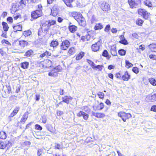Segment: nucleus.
Here are the masks:
<instances>
[{
	"label": "nucleus",
	"mask_w": 156,
	"mask_h": 156,
	"mask_svg": "<svg viewBox=\"0 0 156 156\" xmlns=\"http://www.w3.org/2000/svg\"><path fill=\"white\" fill-rule=\"evenodd\" d=\"M78 14L77 12H75L74 14L75 15H74V14H73V16L77 21L80 25L81 26L84 27L86 25V21L84 18L83 17L81 14H79L78 15Z\"/></svg>",
	"instance_id": "f257e3e1"
},
{
	"label": "nucleus",
	"mask_w": 156,
	"mask_h": 156,
	"mask_svg": "<svg viewBox=\"0 0 156 156\" xmlns=\"http://www.w3.org/2000/svg\"><path fill=\"white\" fill-rule=\"evenodd\" d=\"M96 142L97 140L95 139L94 137H87L84 140V143L90 147L96 144Z\"/></svg>",
	"instance_id": "f03ea898"
},
{
	"label": "nucleus",
	"mask_w": 156,
	"mask_h": 156,
	"mask_svg": "<svg viewBox=\"0 0 156 156\" xmlns=\"http://www.w3.org/2000/svg\"><path fill=\"white\" fill-rule=\"evenodd\" d=\"M42 12L41 10H36L32 11L31 13V17L32 18L36 19L42 15Z\"/></svg>",
	"instance_id": "7ed1b4c3"
},
{
	"label": "nucleus",
	"mask_w": 156,
	"mask_h": 156,
	"mask_svg": "<svg viewBox=\"0 0 156 156\" xmlns=\"http://www.w3.org/2000/svg\"><path fill=\"white\" fill-rule=\"evenodd\" d=\"M61 69V67L60 66L56 67L48 73V76L54 77L57 76L58 75L57 73L59 72Z\"/></svg>",
	"instance_id": "20e7f679"
},
{
	"label": "nucleus",
	"mask_w": 156,
	"mask_h": 156,
	"mask_svg": "<svg viewBox=\"0 0 156 156\" xmlns=\"http://www.w3.org/2000/svg\"><path fill=\"white\" fill-rule=\"evenodd\" d=\"M118 115L122 118L124 122H126V119L131 117V115L130 113H126L123 112H119Z\"/></svg>",
	"instance_id": "39448f33"
},
{
	"label": "nucleus",
	"mask_w": 156,
	"mask_h": 156,
	"mask_svg": "<svg viewBox=\"0 0 156 156\" xmlns=\"http://www.w3.org/2000/svg\"><path fill=\"white\" fill-rule=\"evenodd\" d=\"M128 2L131 8H136L140 3L141 0H128Z\"/></svg>",
	"instance_id": "423d86ee"
},
{
	"label": "nucleus",
	"mask_w": 156,
	"mask_h": 156,
	"mask_svg": "<svg viewBox=\"0 0 156 156\" xmlns=\"http://www.w3.org/2000/svg\"><path fill=\"white\" fill-rule=\"evenodd\" d=\"M138 14L146 20L148 19L149 17V13L145 10L143 9H139L138 10Z\"/></svg>",
	"instance_id": "0eeeda50"
},
{
	"label": "nucleus",
	"mask_w": 156,
	"mask_h": 156,
	"mask_svg": "<svg viewBox=\"0 0 156 156\" xmlns=\"http://www.w3.org/2000/svg\"><path fill=\"white\" fill-rule=\"evenodd\" d=\"M70 44V43L68 40H66L63 41L60 45V49L61 50H66L69 48Z\"/></svg>",
	"instance_id": "6e6552de"
},
{
	"label": "nucleus",
	"mask_w": 156,
	"mask_h": 156,
	"mask_svg": "<svg viewBox=\"0 0 156 156\" xmlns=\"http://www.w3.org/2000/svg\"><path fill=\"white\" fill-rule=\"evenodd\" d=\"M101 41H98L97 42L92 44L91 48L92 51L95 52L98 51L100 49V47L101 45Z\"/></svg>",
	"instance_id": "1a4fd4ad"
},
{
	"label": "nucleus",
	"mask_w": 156,
	"mask_h": 156,
	"mask_svg": "<svg viewBox=\"0 0 156 156\" xmlns=\"http://www.w3.org/2000/svg\"><path fill=\"white\" fill-rule=\"evenodd\" d=\"M101 8L104 11H107L110 9V6L108 3L104 2L101 5Z\"/></svg>",
	"instance_id": "9d476101"
},
{
	"label": "nucleus",
	"mask_w": 156,
	"mask_h": 156,
	"mask_svg": "<svg viewBox=\"0 0 156 156\" xmlns=\"http://www.w3.org/2000/svg\"><path fill=\"white\" fill-rule=\"evenodd\" d=\"M17 44L21 48H24L28 45V42L25 40H21L16 41Z\"/></svg>",
	"instance_id": "9b49d317"
},
{
	"label": "nucleus",
	"mask_w": 156,
	"mask_h": 156,
	"mask_svg": "<svg viewBox=\"0 0 156 156\" xmlns=\"http://www.w3.org/2000/svg\"><path fill=\"white\" fill-rule=\"evenodd\" d=\"M77 115L79 117L82 116L83 119L86 120H87L89 116L88 115L87 113L82 111H80L77 114Z\"/></svg>",
	"instance_id": "f8f14e48"
},
{
	"label": "nucleus",
	"mask_w": 156,
	"mask_h": 156,
	"mask_svg": "<svg viewBox=\"0 0 156 156\" xmlns=\"http://www.w3.org/2000/svg\"><path fill=\"white\" fill-rule=\"evenodd\" d=\"M13 27L14 32H16L17 31H21L22 30V26L19 24V23L13 25Z\"/></svg>",
	"instance_id": "ddd939ff"
},
{
	"label": "nucleus",
	"mask_w": 156,
	"mask_h": 156,
	"mask_svg": "<svg viewBox=\"0 0 156 156\" xmlns=\"http://www.w3.org/2000/svg\"><path fill=\"white\" fill-rule=\"evenodd\" d=\"M73 98L70 96H65L62 98V99L63 102L66 103L67 104L69 103L70 101V100H71Z\"/></svg>",
	"instance_id": "4468645a"
},
{
	"label": "nucleus",
	"mask_w": 156,
	"mask_h": 156,
	"mask_svg": "<svg viewBox=\"0 0 156 156\" xmlns=\"http://www.w3.org/2000/svg\"><path fill=\"white\" fill-rule=\"evenodd\" d=\"M111 53L113 56H116L117 52L116 50V45L114 44L112 46L111 48Z\"/></svg>",
	"instance_id": "2eb2a0df"
},
{
	"label": "nucleus",
	"mask_w": 156,
	"mask_h": 156,
	"mask_svg": "<svg viewBox=\"0 0 156 156\" xmlns=\"http://www.w3.org/2000/svg\"><path fill=\"white\" fill-rule=\"evenodd\" d=\"M122 79L124 81H128L130 79V75L129 74L127 71H126L122 77Z\"/></svg>",
	"instance_id": "dca6fc26"
},
{
	"label": "nucleus",
	"mask_w": 156,
	"mask_h": 156,
	"mask_svg": "<svg viewBox=\"0 0 156 156\" xmlns=\"http://www.w3.org/2000/svg\"><path fill=\"white\" fill-rule=\"evenodd\" d=\"M28 116V112H26L24 113V114L23 115L21 119L20 120V122L22 123L23 122V123H24L27 120Z\"/></svg>",
	"instance_id": "f3484780"
},
{
	"label": "nucleus",
	"mask_w": 156,
	"mask_h": 156,
	"mask_svg": "<svg viewBox=\"0 0 156 156\" xmlns=\"http://www.w3.org/2000/svg\"><path fill=\"white\" fill-rule=\"evenodd\" d=\"M57 13V10L56 6H54L51 9V15L54 16H55Z\"/></svg>",
	"instance_id": "a211bd4d"
},
{
	"label": "nucleus",
	"mask_w": 156,
	"mask_h": 156,
	"mask_svg": "<svg viewBox=\"0 0 156 156\" xmlns=\"http://www.w3.org/2000/svg\"><path fill=\"white\" fill-rule=\"evenodd\" d=\"M64 148V147L62 144L58 143H55L54 147V149L56 150H60L63 149Z\"/></svg>",
	"instance_id": "6ab92c4d"
},
{
	"label": "nucleus",
	"mask_w": 156,
	"mask_h": 156,
	"mask_svg": "<svg viewBox=\"0 0 156 156\" xmlns=\"http://www.w3.org/2000/svg\"><path fill=\"white\" fill-rule=\"evenodd\" d=\"M69 31L72 33H73L77 30V28L76 26L73 25L68 27Z\"/></svg>",
	"instance_id": "aec40b11"
},
{
	"label": "nucleus",
	"mask_w": 156,
	"mask_h": 156,
	"mask_svg": "<svg viewBox=\"0 0 156 156\" xmlns=\"http://www.w3.org/2000/svg\"><path fill=\"white\" fill-rule=\"evenodd\" d=\"M33 51L31 49H30L26 52L24 56L27 57H31L33 55Z\"/></svg>",
	"instance_id": "412c9836"
},
{
	"label": "nucleus",
	"mask_w": 156,
	"mask_h": 156,
	"mask_svg": "<svg viewBox=\"0 0 156 156\" xmlns=\"http://www.w3.org/2000/svg\"><path fill=\"white\" fill-rule=\"evenodd\" d=\"M47 129L49 131L53 132L54 131V128L50 124H47L46 125Z\"/></svg>",
	"instance_id": "4be33fe9"
},
{
	"label": "nucleus",
	"mask_w": 156,
	"mask_h": 156,
	"mask_svg": "<svg viewBox=\"0 0 156 156\" xmlns=\"http://www.w3.org/2000/svg\"><path fill=\"white\" fill-rule=\"evenodd\" d=\"M84 55V53L82 52H80L77 55L76 57V59L77 60H78L81 59Z\"/></svg>",
	"instance_id": "5701e85b"
},
{
	"label": "nucleus",
	"mask_w": 156,
	"mask_h": 156,
	"mask_svg": "<svg viewBox=\"0 0 156 156\" xmlns=\"http://www.w3.org/2000/svg\"><path fill=\"white\" fill-rule=\"evenodd\" d=\"M103 28V26L102 24L101 23H98L96 24L94 27V29L95 30H97L101 29Z\"/></svg>",
	"instance_id": "b1692460"
},
{
	"label": "nucleus",
	"mask_w": 156,
	"mask_h": 156,
	"mask_svg": "<svg viewBox=\"0 0 156 156\" xmlns=\"http://www.w3.org/2000/svg\"><path fill=\"white\" fill-rule=\"evenodd\" d=\"M28 2V0H21L19 2V4L22 7H24Z\"/></svg>",
	"instance_id": "393cba45"
},
{
	"label": "nucleus",
	"mask_w": 156,
	"mask_h": 156,
	"mask_svg": "<svg viewBox=\"0 0 156 156\" xmlns=\"http://www.w3.org/2000/svg\"><path fill=\"white\" fill-rule=\"evenodd\" d=\"M29 62H27L22 63L21 64V67L24 69H27L29 66Z\"/></svg>",
	"instance_id": "a878e982"
},
{
	"label": "nucleus",
	"mask_w": 156,
	"mask_h": 156,
	"mask_svg": "<svg viewBox=\"0 0 156 156\" xmlns=\"http://www.w3.org/2000/svg\"><path fill=\"white\" fill-rule=\"evenodd\" d=\"M2 24L4 30L5 32L7 31L9 28L7 24L6 23L3 22H2Z\"/></svg>",
	"instance_id": "bb28decb"
},
{
	"label": "nucleus",
	"mask_w": 156,
	"mask_h": 156,
	"mask_svg": "<svg viewBox=\"0 0 156 156\" xmlns=\"http://www.w3.org/2000/svg\"><path fill=\"white\" fill-rule=\"evenodd\" d=\"M51 55V53L50 52L46 51L43 53L41 54L40 55V57L41 58H43L45 57V56H50Z\"/></svg>",
	"instance_id": "cd10ccee"
},
{
	"label": "nucleus",
	"mask_w": 156,
	"mask_h": 156,
	"mask_svg": "<svg viewBox=\"0 0 156 156\" xmlns=\"http://www.w3.org/2000/svg\"><path fill=\"white\" fill-rule=\"evenodd\" d=\"M6 140L0 142V149H3L6 147Z\"/></svg>",
	"instance_id": "c85d7f7f"
},
{
	"label": "nucleus",
	"mask_w": 156,
	"mask_h": 156,
	"mask_svg": "<svg viewBox=\"0 0 156 156\" xmlns=\"http://www.w3.org/2000/svg\"><path fill=\"white\" fill-rule=\"evenodd\" d=\"M151 50L152 51L156 52V44H151L149 45Z\"/></svg>",
	"instance_id": "c756f323"
},
{
	"label": "nucleus",
	"mask_w": 156,
	"mask_h": 156,
	"mask_svg": "<svg viewBox=\"0 0 156 156\" xmlns=\"http://www.w3.org/2000/svg\"><path fill=\"white\" fill-rule=\"evenodd\" d=\"M58 42L57 41H52L50 44V46H52L53 47H56L58 45Z\"/></svg>",
	"instance_id": "7c9ffc66"
},
{
	"label": "nucleus",
	"mask_w": 156,
	"mask_h": 156,
	"mask_svg": "<svg viewBox=\"0 0 156 156\" xmlns=\"http://www.w3.org/2000/svg\"><path fill=\"white\" fill-rule=\"evenodd\" d=\"M31 32L30 30L25 31L23 33V35L25 37H28L31 34Z\"/></svg>",
	"instance_id": "2f4dec72"
},
{
	"label": "nucleus",
	"mask_w": 156,
	"mask_h": 156,
	"mask_svg": "<svg viewBox=\"0 0 156 156\" xmlns=\"http://www.w3.org/2000/svg\"><path fill=\"white\" fill-rule=\"evenodd\" d=\"M6 147H7V149H8L10 147L12 146V143L9 140H6Z\"/></svg>",
	"instance_id": "473e14b6"
},
{
	"label": "nucleus",
	"mask_w": 156,
	"mask_h": 156,
	"mask_svg": "<svg viewBox=\"0 0 156 156\" xmlns=\"http://www.w3.org/2000/svg\"><path fill=\"white\" fill-rule=\"evenodd\" d=\"M149 82L152 85L155 86L156 85V80L153 78L149 79Z\"/></svg>",
	"instance_id": "72a5a7b5"
},
{
	"label": "nucleus",
	"mask_w": 156,
	"mask_h": 156,
	"mask_svg": "<svg viewBox=\"0 0 156 156\" xmlns=\"http://www.w3.org/2000/svg\"><path fill=\"white\" fill-rule=\"evenodd\" d=\"M144 3L145 5L149 7H151L152 6L151 2L149 0H146L144 2Z\"/></svg>",
	"instance_id": "f704fd0d"
},
{
	"label": "nucleus",
	"mask_w": 156,
	"mask_h": 156,
	"mask_svg": "<svg viewBox=\"0 0 156 156\" xmlns=\"http://www.w3.org/2000/svg\"><path fill=\"white\" fill-rule=\"evenodd\" d=\"M56 23V21L54 20H49L48 23V27H50L51 25H53Z\"/></svg>",
	"instance_id": "c9c22d12"
},
{
	"label": "nucleus",
	"mask_w": 156,
	"mask_h": 156,
	"mask_svg": "<svg viewBox=\"0 0 156 156\" xmlns=\"http://www.w3.org/2000/svg\"><path fill=\"white\" fill-rule=\"evenodd\" d=\"M119 54L121 55H124L126 53V51L123 49H121L119 50Z\"/></svg>",
	"instance_id": "e433bc0d"
},
{
	"label": "nucleus",
	"mask_w": 156,
	"mask_h": 156,
	"mask_svg": "<svg viewBox=\"0 0 156 156\" xmlns=\"http://www.w3.org/2000/svg\"><path fill=\"white\" fill-rule=\"evenodd\" d=\"M143 22L142 20L140 19H138L136 20V23L138 25L141 26L142 25Z\"/></svg>",
	"instance_id": "4c0bfd02"
},
{
	"label": "nucleus",
	"mask_w": 156,
	"mask_h": 156,
	"mask_svg": "<svg viewBox=\"0 0 156 156\" xmlns=\"http://www.w3.org/2000/svg\"><path fill=\"white\" fill-rule=\"evenodd\" d=\"M126 67L127 68H129L130 67H132L133 66V64L130 63L128 61L126 60Z\"/></svg>",
	"instance_id": "58836bf2"
},
{
	"label": "nucleus",
	"mask_w": 156,
	"mask_h": 156,
	"mask_svg": "<svg viewBox=\"0 0 156 156\" xmlns=\"http://www.w3.org/2000/svg\"><path fill=\"white\" fill-rule=\"evenodd\" d=\"M102 55L104 57H108V53L107 51L106 50H104L102 53Z\"/></svg>",
	"instance_id": "ea45409f"
},
{
	"label": "nucleus",
	"mask_w": 156,
	"mask_h": 156,
	"mask_svg": "<svg viewBox=\"0 0 156 156\" xmlns=\"http://www.w3.org/2000/svg\"><path fill=\"white\" fill-rule=\"evenodd\" d=\"M97 95L100 98L102 99L104 98V94L103 92L99 91L98 92Z\"/></svg>",
	"instance_id": "a19ab883"
},
{
	"label": "nucleus",
	"mask_w": 156,
	"mask_h": 156,
	"mask_svg": "<svg viewBox=\"0 0 156 156\" xmlns=\"http://www.w3.org/2000/svg\"><path fill=\"white\" fill-rule=\"evenodd\" d=\"M151 101H154L156 100V94L152 95L150 98Z\"/></svg>",
	"instance_id": "79ce46f5"
},
{
	"label": "nucleus",
	"mask_w": 156,
	"mask_h": 156,
	"mask_svg": "<svg viewBox=\"0 0 156 156\" xmlns=\"http://www.w3.org/2000/svg\"><path fill=\"white\" fill-rule=\"evenodd\" d=\"M103 66L101 65H98L96 66H95L94 65L93 69H94L95 68H96L98 69L99 71H101L102 69V67Z\"/></svg>",
	"instance_id": "37998d69"
},
{
	"label": "nucleus",
	"mask_w": 156,
	"mask_h": 156,
	"mask_svg": "<svg viewBox=\"0 0 156 156\" xmlns=\"http://www.w3.org/2000/svg\"><path fill=\"white\" fill-rule=\"evenodd\" d=\"M87 62L93 68L94 66L95 65V64L91 60L89 59H87Z\"/></svg>",
	"instance_id": "c03bdc74"
},
{
	"label": "nucleus",
	"mask_w": 156,
	"mask_h": 156,
	"mask_svg": "<svg viewBox=\"0 0 156 156\" xmlns=\"http://www.w3.org/2000/svg\"><path fill=\"white\" fill-rule=\"evenodd\" d=\"M119 42V43L124 45H126L128 44L127 41L125 39H123L120 41Z\"/></svg>",
	"instance_id": "a18cd8bd"
},
{
	"label": "nucleus",
	"mask_w": 156,
	"mask_h": 156,
	"mask_svg": "<svg viewBox=\"0 0 156 156\" xmlns=\"http://www.w3.org/2000/svg\"><path fill=\"white\" fill-rule=\"evenodd\" d=\"M99 105L100 108H99L98 107L97 109L99 110H101L104 107V103L102 102H101Z\"/></svg>",
	"instance_id": "49530a36"
},
{
	"label": "nucleus",
	"mask_w": 156,
	"mask_h": 156,
	"mask_svg": "<svg viewBox=\"0 0 156 156\" xmlns=\"http://www.w3.org/2000/svg\"><path fill=\"white\" fill-rule=\"evenodd\" d=\"M6 87L7 88V92L8 94H9L11 91V88L9 85H6Z\"/></svg>",
	"instance_id": "de8ad7c7"
},
{
	"label": "nucleus",
	"mask_w": 156,
	"mask_h": 156,
	"mask_svg": "<svg viewBox=\"0 0 156 156\" xmlns=\"http://www.w3.org/2000/svg\"><path fill=\"white\" fill-rule=\"evenodd\" d=\"M132 71L136 74L138 73L139 72V69L136 67H133L132 69Z\"/></svg>",
	"instance_id": "09e8293b"
},
{
	"label": "nucleus",
	"mask_w": 156,
	"mask_h": 156,
	"mask_svg": "<svg viewBox=\"0 0 156 156\" xmlns=\"http://www.w3.org/2000/svg\"><path fill=\"white\" fill-rule=\"evenodd\" d=\"M105 115L103 113L98 112L97 118H102L105 117Z\"/></svg>",
	"instance_id": "8fccbe9b"
},
{
	"label": "nucleus",
	"mask_w": 156,
	"mask_h": 156,
	"mask_svg": "<svg viewBox=\"0 0 156 156\" xmlns=\"http://www.w3.org/2000/svg\"><path fill=\"white\" fill-rule=\"evenodd\" d=\"M110 29V26L109 24L107 25L105 29V31L106 32H108Z\"/></svg>",
	"instance_id": "3c124183"
},
{
	"label": "nucleus",
	"mask_w": 156,
	"mask_h": 156,
	"mask_svg": "<svg viewBox=\"0 0 156 156\" xmlns=\"http://www.w3.org/2000/svg\"><path fill=\"white\" fill-rule=\"evenodd\" d=\"M35 128L36 129L41 130L42 129V127L40 125L38 124H36L35 126Z\"/></svg>",
	"instance_id": "603ef678"
},
{
	"label": "nucleus",
	"mask_w": 156,
	"mask_h": 156,
	"mask_svg": "<svg viewBox=\"0 0 156 156\" xmlns=\"http://www.w3.org/2000/svg\"><path fill=\"white\" fill-rule=\"evenodd\" d=\"M75 51V48H70L69 51V54H73V53H74Z\"/></svg>",
	"instance_id": "864d4df0"
},
{
	"label": "nucleus",
	"mask_w": 156,
	"mask_h": 156,
	"mask_svg": "<svg viewBox=\"0 0 156 156\" xmlns=\"http://www.w3.org/2000/svg\"><path fill=\"white\" fill-rule=\"evenodd\" d=\"M49 27H48V26L46 28L44 29V30L43 29L42 31L43 32L44 34H46L48 31Z\"/></svg>",
	"instance_id": "5fc2aeb1"
},
{
	"label": "nucleus",
	"mask_w": 156,
	"mask_h": 156,
	"mask_svg": "<svg viewBox=\"0 0 156 156\" xmlns=\"http://www.w3.org/2000/svg\"><path fill=\"white\" fill-rule=\"evenodd\" d=\"M57 115L58 116H60L63 114V112L60 110H57Z\"/></svg>",
	"instance_id": "6e6d98bb"
},
{
	"label": "nucleus",
	"mask_w": 156,
	"mask_h": 156,
	"mask_svg": "<svg viewBox=\"0 0 156 156\" xmlns=\"http://www.w3.org/2000/svg\"><path fill=\"white\" fill-rule=\"evenodd\" d=\"M20 110L19 107H16L13 111V112L16 115Z\"/></svg>",
	"instance_id": "4d7b16f0"
},
{
	"label": "nucleus",
	"mask_w": 156,
	"mask_h": 156,
	"mask_svg": "<svg viewBox=\"0 0 156 156\" xmlns=\"http://www.w3.org/2000/svg\"><path fill=\"white\" fill-rule=\"evenodd\" d=\"M42 153V150L41 149H39L37 151V155L38 156H40Z\"/></svg>",
	"instance_id": "13d9d810"
},
{
	"label": "nucleus",
	"mask_w": 156,
	"mask_h": 156,
	"mask_svg": "<svg viewBox=\"0 0 156 156\" xmlns=\"http://www.w3.org/2000/svg\"><path fill=\"white\" fill-rule=\"evenodd\" d=\"M96 21V18L95 17V16H92L91 20V23H94Z\"/></svg>",
	"instance_id": "bf43d9fd"
},
{
	"label": "nucleus",
	"mask_w": 156,
	"mask_h": 156,
	"mask_svg": "<svg viewBox=\"0 0 156 156\" xmlns=\"http://www.w3.org/2000/svg\"><path fill=\"white\" fill-rule=\"evenodd\" d=\"M149 57L151 59L153 60L156 59V56L155 55H149Z\"/></svg>",
	"instance_id": "052dcab7"
},
{
	"label": "nucleus",
	"mask_w": 156,
	"mask_h": 156,
	"mask_svg": "<svg viewBox=\"0 0 156 156\" xmlns=\"http://www.w3.org/2000/svg\"><path fill=\"white\" fill-rule=\"evenodd\" d=\"M20 88H21V86L20 85L17 86L16 87V93H19L20 91Z\"/></svg>",
	"instance_id": "680f3d73"
},
{
	"label": "nucleus",
	"mask_w": 156,
	"mask_h": 156,
	"mask_svg": "<svg viewBox=\"0 0 156 156\" xmlns=\"http://www.w3.org/2000/svg\"><path fill=\"white\" fill-rule=\"evenodd\" d=\"M151 110L154 112H156V106L155 105L152 106Z\"/></svg>",
	"instance_id": "e2e57ef3"
},
{
	"label": "nucleus",
	"mask_w": 156,
	"mask_h": 156,
	"mask_svg": "<svg viewBox=\"0 0 156 156\" xmlns=\"http://www.w3.org/2000/svg\"><path fill=\"white\" fill-rule=\"evenodd\" d=\"M30 144V142L29 141H25L24 143V144L25 146H29Z\"/></svg>",
	"instance_id": "0e129e2a"
},
{
	"label": "nucleus",
	"mask_w": 156,
	"mask_h": 156,
	"mask_svg": "<svg viewBox=\"0 0 156 156\" xmlns=\"http://www.w3.org/2000/svg\"><path fill=\"white\" fill-rule=\"evenodd\" d=\"M7 21L11 23L12 22L13 19L12 17H9L7 18Z\"/></svg>",
	"instance_id": "69168bd1"
},
{
	"label": "nucleus",
	"mask_w": 156,
	"mask_h": 156,
	"mask_svg": "<svg viewBox=\"0 0 156 156\" xmlns=\"http://www.w3.org/2000/svg\"><path fill=\"white\" fill-rule=\"evenodd\" d=\"M132 36L134 38H136L138 39L139 37V36L136 33H134L132 34Z\"/></svg>",
	"instance_id": "338daca9"
},
{
	"label": "nucleus",
	"mask_w": 156,
	"mask_h": 156,
	"mask_svg": "<svg viewBox=\"0 0 156 156\" xmlns=\"http://www.w3.org/2000/svg\"><path fill=\"white\" fill-rule=\"evenodd\" d=\"M105 103L108 105H111V101L108 99H107L105 102Z\"/></svg>",
	"instance_id": "774afa93"
}]
</instances>
